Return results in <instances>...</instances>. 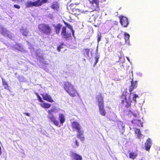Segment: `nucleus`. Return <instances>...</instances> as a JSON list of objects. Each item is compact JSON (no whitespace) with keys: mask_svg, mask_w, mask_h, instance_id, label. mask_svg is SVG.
<instances>
[{"mask_svg":"<svg viewBox=\"0 0 160 160\" xmlns=\"http://www.w3.org/2000/svg\"><path fill=\"white\" fill-rule=\"evenodd\" d=\"M62 88L71 97L79 96L74 86L69 81H64L62 85Z\"/></svg>","mask_w":160,"mask_h":160,"instance_id":"nucleus-1","label":"nucleus"},{"mask_svg":"<svg viewBox=\"0 0 160 160\" xmlns=\"http://www.w3.org/2000/svg\"><path fill=\"white\" fill-rule=\"evenodd\" d=\"M96 98L98 102L99 111L100 114L102 116H105L106 114L105 109L104 108V97L102 94L99 93L96 97Z\"/></svg>","mask_w":160,"mask_h":160,"instance_id":"nucleus-2","label":"nucleus"},{"mask_svg":"<svg viewBox=\"0 0 160 160\" xmlns=\"http://www.w3.org/2000/svg\"><path fill=\"white\" fill-rule=\"evenodd\" d=\"M71 127L73 131H76L78 132L77 134V137L81 141H84L85 140V138L83 135L84 131L81 130V127L79 123L75 121L72 122L71 123Z\"/></svg>","mask_w":160,"mask_h":160,"instance_id":"nucleus-3","label":"nucleus"},{"mask_svg":"<svg viewBox=\"0 0 160 160\" xmlns=\"http://www.w3.org/2000/svg\"><path fill=\"white\" fill-rule=\"evenodd\" d=\"M48 2V0H37L34 2L28 1L25 3L26 7L29 8L33 7H35L42 6L44 3Z\"/></svg>","mask_w":160,"mask_h":160,"instance_id":"nucleus-4","label":"nucleus"},{"mask_svg":"<svg viewBox=\"0 0 160 160\" xmlns=\"http://www.w3.org/2000/svg\"><path fill=\"white\" fill-rule=\"evenodd\" d=\"M56 109L55 108H52L48 111V118L50 120V121L53 122L54 124L57 126L60 127L61 125L59 124V123L58 120H57L53 115L54 113L56 112Z\"/></svg>","mask_w":160,"mask_h":160,"instance_id":"nucleus-5","label":"nucleus"},{"mask_svg":"<svg viewBox=\"0 0 160 160\" xmlns=\"http://www.w3.org/2000/svg\"><path fill=\"white\" fill-rule=\"evenodd\" d=\"M38 29L41 32L46 35H49L52 32V28L49 25L45 24H40L38 26Z\"/></svg>","mask_w":160,"mask_h":160,"instance_id":"nucleus-6","label":"nucleus"},{"mask_svg":"<svg viewBox=\"0 0 160 160\" xmlns=\"http://www.w3.org/2000/svg\"><path fill=\"white\" fill-rule=\"evenodd\" d=\"M65 26L62 27L61 32V35L62 37L66 39H69L71 37V33L68 31H67Z\"/></svg>","mask_w":160,"mask_h":160,"instance_id":"nucleus-7","label":"nucleus"},{"mask_svg":"<svg viewBox=\"0 0 160 160\" xmlns=\"http://www.w3.org/2000/svg\"><path fill=\"white\" fill-rule=\"evenodd\" d=\"M91 4L92 9L93 10H98L99 9V0H88Z\"/></svg>","mask_w":160,"mask_h":160,"instance_id":"nucleus-8","label":"nucleus"},{"mask_svg":"<svg viewBox=\"0 0 160 160\" xmlns=\"http://www.w3.org/2000/svg\"><path fill=\"white\" fill-rule=\"evenodd\" d=\"M119 18L121 25L124 27H127L129 24L128 18L124 16H120Z\"/></svg>","mask_w":160,"mask_h":160,"instance_id":"nucleus-9","label":"nucleus"},{"mask_svg":"<svg viewBox=\"0 0 160 160\" xmlns=\"http://www.w3.org/2000/svg\"><path fill=\"white\" fill-rule=\"evenodd\" d=\"M132 102V100L130 96H129L128 98L125 97V101L122 100L121 103L125 105V107L127 108L131 107V103Z\"/></svg>","mask_w":160,"mask_h":160,"instance_id":"nucleus-10","label":"nucleus"},{"mask_svg":"<svg viewBox=\"0 0 160 160\" xmlns=\"http://www.w3.org/2000/svg\"><path fill=\"white\" fill-rule=\"evenodd\" d=\"M44 100L50 102H54L51 96L48 93H43L41 94Z\"/></svg>","mask_w":160,"mask_h":160,"instance_id":"nucleus-11","label":"nucleus"},{"mask_svg":"<svg viewBox=\"0 0 160 160\" xmlns=\"http://www.w3.org/2000/svg\"><path fill=\"white\" fill-rule=\"evenodd\" d=\"M131 85L129 87V92L130 93V94L132 93L131 92L133 90L136 88L137 86V81H136L133 82L132 79L131 81Z\"/></svg>","mask_w":160,"mask_h":160,"instance_id":"nucleus-12","label":"nucleus"},{"mask_svg":"<svg viewBox=\"0 0 160 160\" xmlns=\"http://www.w3.org/2000/svg\"><path fill=\"white\" fill-rule=\"evenodd\" d=\"M151 145L152 141L151 139L150 138H148L145 143V150L147 151H148L151 147Z\"/></svg>","mask_w":160,"mask_h":160,"instance_id":"nucleus-13","label":"nucleus"},{"mask_svg":"<svg viewBox=\"0 0 160 160\" xmlns=\"http://www.w3.org/2000/svg\"><path fill=\"white\" fill-rule=\"evenodd\" d=\"M71 157L74 160H82V157L81 156L73 152L71 153Z\"/></svg>","mask_w":160,"mask_h":160,"instance_id":"nucleus-14","label":"nucleus"},{"mask_svg":"<svg viewBox=\"0 0 160 160\" xmlns=\"http://www.w3.org/2000/svg\"><path fill=\"white\" fill-rule=\"evenodd\" d=\"M76 5L74 4H71L67 8V9L70 13H71L75 9V7Z\"/></svg>","mask_w":160,"mask_h":160,"instance_id":"nucleus-15","label":"nucleus"},{"mask_svg":"<svg viewBox=\"0 0 160 160\" xmlns=\"http://www.w3.org/2000/svg\"><path fill=\"white\" fill-rule=\"evenodd\" d=\"M59 118L60 123L62 125L65 121V118L64 115L62 113H60L59 114Z\"/></svg>","mask_w":160,"mask_h":160,"instance_id":"nucleus-16","label":"nucleus"},{"mask_svg":"<svg viewBox=\"0 0 160 160\" xmlns=\"http://www.w3.org/2000/svg\"><path fill=\"white\" fill-rule=\"evenodd\" d=\"M20 32L22 35L25 37H27L28 34V31L26 28H22L20 29Z\"/></svg>","mask_w":160,"mask_h":160,"instance_id":"nucleus-17","label":"nucleus"},{"mask_svg":"<svg viewBox=\"0 0 160 160\" xmlns=\"http://www.w3.org/2000/svg\"><path fill=\"white\" fill-rule=\"evenodd\" d=\"M72 12L71 13L72 14L75 16H77L80 15L81 13L82 12V11L78 8H75Z\"/></svg>","mask_w":160,"mask_h":160,"instance_id":"nucleus-18","label":"nucleus"},{"mask_svg":"<svg viewBox=\"0 0 160 160\" xmlns=\"http://www.w3.org/2000/svg\"><path fill=\"white\" fill-rule=\"evenodd\" d=\"M2 84L4 88L5 89L9 90V86L8 83V82H6L3 78H2Z\"/></svg>","mask_w":160,"mask_h":160,"instance_id":"nucleus-19","label":"nucleus"},{"mask_svg":"<svg viewBox=\"0 0 160 160\" xmlns=\"http://www.w3.org/2000/svg\"><path fill=\"white\" fill-rule=\"evenodd\" d=\"M129 154V158L133 160L135 159L138 156L137 153L134 152H130Z\"/></svg>","mask_w":160,"mask_h":160,"instance_id":"nucleus-20","label":"nucleus"},{"mask_svg":"<svg viewBox=\"0 0 160 160\" xmlns=\"http://www.w3.org/2000/svg\"><path fill=\"white\" fill-rule=\"evenodd\" d=\"M63 22L65 24L68 28H69L71 30V32H72V35L74 37V31L72 27V26L69 24L67 22H66L65 21H63Z\"/></svg>","mask_w":160,"mask_h":160,"instance_id":"nucleus-21","label":"nucleus"},{"mask_svg":"<svg viewBox=\"0 0 160 160\" xmlns=\"http://www.w3.org/2000/svg\"><path fill=\"white\" fill-rule=\"evenodd\" d=\"M62 25L60 24H58L55 27V31L57 34H58L60 31Z\"/></svg>","mask_w":160,"mask_h":160,"instance_id":"nucleus-22","label":"nucleus"},{"mask_svg":"<svg viewBox=\"0 0 160 160\" xmlns=\"http://www.w3.org/2000/svg\"><path fill=\"white\" fill-rule=\"evenodd\" d=\"M135 133L137 134V136L138 138H140L142 135L141 133L140 130L138 128H136L135 130Z\"/></svg>","mask_w":160,"mask_h":160,"instance_id":"nucleus-23","label":"nucleus"},{"mask_svg":"<svg viewBox=\"0 0 160 160\" xmlns=\"http://www.w3.org/2000/svg\"><path fill=\"white\" fill-rule=\"evenodd\" d=\"M89 49L86 48L84 49L82 51L83 54L85 56H89Z\"/></svg>","mask_w":160,"mask_h":160,"instance_id":"nucleus-24","label":"nucleus"},{"mask_svg":"<svg viewBox=\"0 0 160 160\" xmlns=\"http://www.w3.org/2000/svg\"><path fill=\"white\" fill-rule=\"evenodd\" d=\"M41 106L44 108H49L51 106V104L46 103H44L40 104Z\"/></svg>","mask_w":160,"mask_h":160,"instance_id":"nucleus-25","label":"nucleus"},{"mask_svg":"<svg viewBox=\"0 0 160 160\" xmlns=\"http://www.w3.org/2000/svg\"><path fill=\"white\" fill-rule=\"evenodd\" d=\"M51 7L53 9H57L58 8V5L57 4V2H56V3L52 4L51 6Z\"/></svg>","mask_w":160,"mask_h":160,"instance_id":"nucleus-26","label":"nucleus"},{"mask_svg":"<svg viewBox=\"0 0 160 160\" xmlns=\"http://www.w3.org/2000/svg\"><path fill=\"white\" fill-rule=\"evenodd\" d=\"M35 94L37 96V97L38 99V101L41 102H43V101L42 100L40 96L36 92L35 93Z\"/></svg>","mask_w":160,"mask_h":160,"instance_id":"nucleus-27","label":"nucleus"},{"mask_svg":"<svg viewBox=\"0 0 160 160\" xmlns=\"http://www.w3.org/2000/svg\"><path fill=\"white\" fill-rule=\"evenodd\" d=\"M124 37L125 40H129L130 38V35L129 34L125 32L124 33Z\"/></svg>","mask_w":160,"mask_h":160,"instance_id":"nucleus-28","label":"nucleus"},{"mask_svg":"<svg viewBox=\"0 0 160 160\" xmlns=\"http://www.w3.org/2000/svg\"><path fill=\"white\" fill-rule=\"evenodd\" d=\"M102 34L101 33L98 32L97 33V40H100L102 37Z\"/></svg>","mask_w":160,"mask_h":160,"instance_id":"nucleus-29","label":"nucleus"},{"mask_svg":"<svg viewBox=\"0 0 160 160\" xmlns=\"http://www.w3.org/2000/svg\"><path fill=\"white\" fill-rule=\"evenodd\" d=\"M133 97H132V100H133L135 102H136V98L138 97V95H137L136 94H133Z\"/></svg>","mask_w":160,"mask_h":160,"instance_id":"nucleus-30","label":"nucleus"},{"mask_svg":"<svg viewBox=\"0 0 160 160\" xmlns=\"http://www.w3.org/2000/svg\"><path fill=\"white\" fill-rule=\"evenodd\" d=\"M63 45V44H62L61 45H59L58 46L57 48V50L60 52L61 51V49L63 48V47L62 46V45Z\"/></svg>","mask_w":160,"mask_h":160,"instance_id":"nucleus-31","label":"nucleus"},{"mask_svg":"<svg viewBox=\"0 0 160 160\" xmlns=\"http://www.w3.org/2000/svg\"><path fill=\"white\" fill-rule=\"evenodd\" d=\"M95 61L94 62V65H95L98 62V61L99 57L98 56H96L95 57Z\"/></svg>","mask_w":160,"mask_h":160,"instance_id":"nucleus-32","label":"nucleus"},{"mask_svg":"<svg viewBox=\"0 0 160 160\" xmlns=\"http://www.w3.org/2000/svg\"><path fill=\"white\" fill-rule=\"evenodd\" d=\"M75 143L76 144V146L77 147H78L79 146V143L78 141V140L77 139L75 140Z\"/></svg>","mask_w":160,"mask_h":160,"instance_id":"nucleus-33","label":"nucleus"},{"mask_svg":"<svg viewBox=\"0 0 160 160\" xmlns=\"http://www.w3.org/2000/svg\"><path fill=\"white\" fill-rule=\"evenodd\" d=\"M14 7L15 8H17L18 9H19L20 8V6L17 4H14Z\"/></svg>","mask_w":160,"mask_h":160,"instance_id":"nucleus-34","label":"nucleus"},{"mask_svg":"<svg viewBox=\"0 0 160 160\" xmlns=\"http://www.w3.org/2000/svg\"><path fill=\"white\" fill-rule=\"evenodd\" d=\"M119 60H120L122 58H124V56L123 54L121 55L119 57Z\"/></svg>","mask_w":160,"mask_h":160,"instance_id":"nucleus-35","label":"nucleus"},{"mask_svg":"<svg viewBox=\"0 0 160 160\" xmlns=\"http://www.w3.org/2000/svg\"><path fill=\"white\" fill-rule=\"evenodd\" d=\"M23 113L25 115H27V116H29V117H30V114L28 113V112H24Z\"/></svg>","mask_w":160,"mask_h":160,"instance_id":"nucleus-36","label":"nucleus"},{"mask_svg":"<svg viewBox=\"0 0 160 160\" xmlns=\"http://www.w3.org/2000/svg\"><path fill=\"white\" fill-rule=\"evenodd\" d=\"M110 24V23H109V22L108 23V22H106V23H105V24L106 25H107V24Z\"/></svg>","mask_w":160,"mask_h":160,"instance_id":"nucleus-37","label":"nucleus"},{"mask_svg":"<svg viewBox=\"0 0 160 160\" xmlns=\"http://www.w3.org/2000/svg\"><path fill=\"white\" fill-rule=\"evenodd\" d=\"M127 59H128V61L129 62H130V59H129V58L128 57H127Z\"/></svg>","mask_w":160,"mask_h":160,"instance_id":"nucleus-38","label":"nucleus"},{"mask_svg":"<svg viewBox=\"0 0 160 160\" xmlns=\"http://www.w3.org/2000/svg\"><path fill=\"white\" fill-rule=\"evenodd\" d=\"M143 125H142V123H141V126L142 127Z\"/></svg>","mask_w":160,"mask_h":160,"instance_id":"nucleus-39","label":"nucleus"},{"mask_svg":"<svg viewBox=\"0 0 160 160\" xmlns=\"http://www.w3.org/2000/svg\"><path fill=\"white\" fill-rule=\"evenodd\" d=\"M116 22L117 23H118V22Z\"/></svg>","mask_w":160,"mask_h":160,"instance_id":"nucleus-40","label":"nucleus"},{"mask_svg":"<svg viewBox=\"0 0 160 160\" xmlns=\"http://www.w3.org/2000/svg\"><path fill=\"white\" fill-rule=\"evenodd\" d=\"M128 41L125 40V42L127 41Z\"/></svg>","mask_w":160,"mask_h":160,"instance_id":"nucleus-41","label":"nucleus"}]
</instances>
